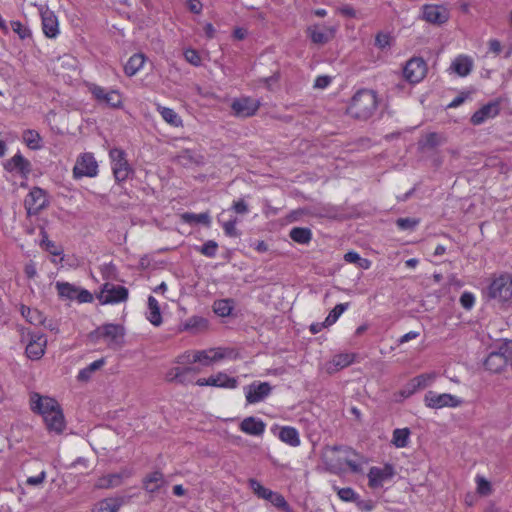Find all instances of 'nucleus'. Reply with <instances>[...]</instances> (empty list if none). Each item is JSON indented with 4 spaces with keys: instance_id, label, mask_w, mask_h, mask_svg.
I'll use <instances>...</instances> for the list:
<instances>
[{
    "instance_id": "16",
    "label": "nucleus",
    "mask_w": 512,
    "mask_h": 512,
    "mask_svg": "<svg viewBox=\"0 0 512 512\" xmlns=\"http://www.w3.org/2000/svg\"><path fill=\"white\" fill-rule=\"evenodd\" d=\"M60 407L58 402L50 397H42L38 393H34L31 396V409L34 412H38L42 415V417L48 415L50 412L54 411Z\"/></svg>"
},
{
    "instance_id": "37",
    "label": "nucleus",
    "mask_w": 512,
    "mask_h": 512,
    "mask_svg": "<svg viewBox=\"0 0 512 512\" xmlns=\"http://www.w3.org/2000/svg\"><path fill=\"white\" fill-rule=\"evenodd\" d=\"M290 238L299 244H308L312 239V232L306 227H294L289 233Z\"/></svg>"
},
{
    "instance_id": "6",
    "label": "nucleus",
    "mask_w": 512,
    "mask_h": 512,
    "mask_svg": "<svg viewBox=\"0 0 512 512\" xmlns=\"http://www.w3.org/2000/svg\"><path fill=\"white\" fill-rule=\"evenodd\" d=\"M489 295L502 302L512 299V276L503 274L494 279L489 287Z\"/></svg>"
},
{
    "instance_id": "47",
    "label": "nucleus",
    "mask_w": 512,
    "mask_h": 512,
    "mask_svg": "<svg viewBox=\"0 0 512 512\" xmlns=\"http://www.w3.org/2000/svg\"><path fill=\"white\" fill-rule=\"evenodd\" d=\"M10 25L13 32H15L21 40L28 39L32 36L31 30L20 21H11Z\"/></svg>"
},
{
    "instance_id": "54",
    "label": "nucleus",
    "mask_w": 512,
    "mask_h": 512,
    "mask_svg": "<svg viewBox=\"0 0 512 512\" xmlns=\"http://www.w3.org/2000/svg\"><path fill=\"white\" fill-rule=\"evenodd\" d=\"M218 244L214 240H209L203 244L200 252L207 257H214L216 255Z\"/></svg>"
},
{
    "instance_id": "10",
    "label": "nucleus",
    "mask_w": 512,
    "mask_h": 512,
    "mask_svg": "<svg viewBox=\"0 0 512 512\" xmlns=\"http://www.w3.org/2000/svg\"><path fill=\"white\" fill-rule=\"evenodd\" d=\"M98 173V164L90 153L81 155L73 168V175L76 179L82 177H95Z\"/></svg>"
},
{
    "instance_id": "25",
    "label": "nucleus",
    "mask_w": 512,
    "mask_h": 512,
    "mask_svg": "<svg viewBox=\"0 0 512 512\" xmlns=\"http://www.w3.org/2000/svg\"><path fill=\"white\" fill-rule=\"evenodd\" d=\"M509 364L510 362L496 351L491 352L484 362L485 368L492 373H501Z\"/></svg>"
},
{
    "instance_id": "63",
    "label": "nucleus",
    "mask_w": 512,
    "mask_h": 512,
    "mask_svg": "<svg viewBox=\"0 0 512 512\" xmlns=\"http://www.w3.org/2000/svg\"><path fill=\"white\" fill-rule=\"evenodd\" d=\"M194 351H187L176 358V363L181 365L193 364L197 361L193 360Z\"/></svg>"
},
{
    "instance_id": "15",
    "label": "nucleus",
    "mask_w": 512,
    "mask_h": 512,
    "mask_svg": "<svg viewBox=\"0 0 512 512\" xmlns=\"http://www.w3.org/2000/svg\"><path fill=\"white\" fill-rule=\"evenodd\" d=\"M39 12L42 20V30L46 37L56 38L59 34L57 16L47 6H40Z\"/></svg>"
},
{
    "instance_id": "8",
    "label": "nucleus",
    "mask_w": 512,
    "mask_h": 512,
    "mask_svg": "<svg viewBox=\"0 0 512 512\" xmlns=\"http://www.w3.org/2000/svg\"><path fill=\"white\" fill-rule=\"evenodd\" d=\"M48 204L45 191L39 187H34L24 200V206L29 216L39 214Z\"/></svg>"
},
{
    "instance_id": "21",
    "label": "nucleus",
    "mask_w": 512,
    "mask_h": 512,
    "mask_svg": "<svg viewBox=\"0 0 512 512\" xmlns=\"http://www.w3.org/2000/svg\"><path fill=\"white\" fill-rule=\"evenodd\" d=\"M271 386L267 382L251 384L246 392V400L248 403H258L267 397L271 392Z\"/></svg>"
},
{
    "instance_id": "45",
    "label": "nucleus",
    "mask_w": 512,
    "mask_h": 512,
    "mask_svg": "<svg viewBox=\"0 0 512 512\" xmlns=\"http://www.w3.org/2000/svg\"><path fill=\"white\" fill-rule=\"evenodd\" d=\"M446 141L445 137L442 134L431 132L428 133L423 140L421 141V145L424 148H435L441 144H443Z\"/></svg>"
},
{
    "instance_id": "56",
    "label": "nucleus",
    "mask_w": 512,
    "mask_h": 512,
    "mask_svg": "<svg viewBox=\"0 0 512 512\" xmlns=\"http://www.w3.org/2000/svg\"><path fill=\"white\" fill-rule=\"evenodd\" d=\"M184 57L187 62L194 66H199L201 64V57L198 54V52L194 49L185 50Z\"/></svg>"
},
{
    "instance_id": "7",
    "label": "nucleus",
    "mask_w": 512,
    "mask_h": 512,
    "mask_svg": "<svg viewBox=\"0 0 512 512\" xmlns=\"http://www.w3.org/2000/svg\"><path fill=\"white\" fill-rule=\"evenodd\" d=\"M462 400L452 394H438L434 391H428L424 396V403L431 409H441L445 407L455 408L462 404Z\"/></svg>"
},
{
    "instance_id": "20",
    "label": "nucleus",
    "mask_w": 512,
    "mask_h": 512,
    "mask_svg": "<svg viewBox=\"0 0 512 512\" xmlns=\"http://www.w3.org/2000/svg\"><path fill=\"white\" fill-rule=\"evenodd\" d=\"M4 167L7 171L18 172L24 178H27L32 170L31 163L20 153L15 154L10 160H8Z\"/></svg>"
},
{
    "instance_id": "48",
    "label": "nucleus",
    "mask_w": 512,
    "mask_h": 512,
    "mask_svg": "<svg viewBox=\"0 0 512 512\" xmlns=\"http://www.w3.org/2000/svg\"><path fill=\"white\" fill-rule=\"evenodd\" d=\"M214 312L219 316H228L232 311V306L229 300H219L214 303Z\"/></svg>"
},
{
    "instance_id": "59",
    "label": "nucleus",
    "mask_w": 512,
    "mask_h": 512,
    "mask_svg": "<svg viewBox=\"0 0 512 512\" xmlns=\"http://www.w3.org/2000/svg\"><path fill=\"white\" fill-rule=\"evenodd\" d=\"M249 487L259 498H261L268 488L261 485V483L255 479H249Z\"/></svg>"
},
{
    "instance_id": "28",
    "label": "nucleus",
    "mask_w": 512,
    "mask_h": 512,
    "mask_svg": "<svg viewBox=\"0 0 512 512\" xmlns=\"http://www.w3.org/2000/svg\"><path fill=\"white\" fill-rule=\"evenodd\" d=\"M436 373H426L414 377L408 384V394H412L419 389L430 386L436 379Z\"/></svg>"
},
{
    "instance_id": "57",
    "label": "nucleus",
    "mask_w": 512,
    "mask_h": 512,
    "mask_svg": "<svg viewBox=\"0 0 512 512\" xmlns=\"http://www.w3.org/2000/svg\"><path fill=\"white\" fill-rule=\"evenodd\" d=\"M475 303V297L470 292H464L460 297V304L466 310H470Z\"/></svg>"
},
{
    "instance_id": "29",
    "label": "nucleus",
    "mask_w": 512,
    "mask_h": 512,
    "mask_svg": "<svg viewBox=\"0 0 512 512\" xmlns=\"http://www.w3.org/2000/svg\"><path fill=\"white\" fill-rule=\"evenodd\" d=\"M123 502L121 497L105 498L95 505L92 512H118Z\"/></svg>"
},
{
    "instance_id": "55",
    "label": "nucleus",
    "mask_w": 512,
    "mask_h": 512,
    "mask_svg": "<svg viewBox=\"0 0 512 512\" xmlns=\"http://www.w3.org/2000/svg\"><path fill=\"white\" fill-rule=\"evenodd\" d=\"M496 352L500 355H503L506 358V360H508L511 363V361H512V340L504 341L499 346V349Z\"/></svg>"
},
{
    "instance_id": "36",
    "label": "nucleus",
    "mask_w": 512,
    "mask_h": 512,
    "mask_svg": "<svg viewBox=\"0 0 512 512\" xmlns=\"http://www.w3.org/2000/svg\"><path fill=\"white\" fill-rule=\"evenodd\" d=\"M20 311L22 316L33 325H42L45 322L43 313L37 309H31L22 305Z\"/></svg>"
},
{
    "instance_id": "51",
    "label": "nucleus",
    "mask_w": 512,
    "mask_h": 512,
    "mask_svg": "<svg viewBox=\"0 0 512 512\" xmlns=\"http://www.w3.org/2000/svg\"><path fill=\"white\" fill-rule=\"evenodd\" d=\"M57 63L65 70H73L77 66V60L69 54L59 57Z\"/></svg>"
},
{
    "instance_id": "42",
    "label": "nucleus",
    "mask_w": 512,
    "mask_h": 512,
    "mask_svg": "<svg viewBox=\"0 0 512 512\" xmlns=\"http://www.w3.org/2000/svg\"><path fill=\"white\" fill-rule=\"evenodd\" d=\"M410 431L408 428L395 429L392 436V444L397 448H404L408 445Z\"/></svg>"
},
{
    "instance_id": "22",
    "label": "nucleus",
    "mask_w": 512,
    "mask_h": 512,
    "mask_svg": "<svg viewBox=\"0 0 512 512\" xmlns=\"http://www.w3.org/2000/svg\"><path fill=\"white\" fill-rule=\"evenodd\" d=\"M129 476H130V473L127 470H123L119 473L108 474V475L100 477L97 480L95 487L98 489L115 488V487L120 486L122 484L123 480L125 478H128Z\"/></svg>"
},
{
    "instance_id": "18",
    "label": "nucleus",
    "mask_w": 512,
    "mask_h": 512,
    "mask_svg": "<svg viewBox=\"0 0 512 512\" xmlns=\"http://www.w3.org/2000/svg\"><path fill=\"white\" fill-rule=\"evenodd\" d=\"M167 484V480L160 471L151 472L143 479V489L149 494L160 492Z\"/></svg>"
},
{
    "instance_id": "13",
    "label": "nucleus",
    "mask_w": 512,
    "mask_h": 512,
    "mask_svg": "<svg viewBox=\"0 0 512 512\" xmlns=\"http://www.w3.org/2000/svg\"><path fill=\"white\" fill-rule=\"evenodd\" d=\"M427 65L422 58L410 59L403 70V75L410 83L420 82L426 75Z\"/></svg>"
},
{
    "instance_id": "34",
    "label": "nucleus",
    "mask_w": 512,
    "mask_h": 512,
    "mask_svg": "<svg viewBox=\"0 0 512 512\" xmlns=\"http://www.w3.org/2000/svg\"><path fill=\"white\" fill-rule=\"evenodd\" d=\"M279 438L284 443L297 447L300 445V437L298 431L294 427L285 426L282 427L279 432Z\"/></svg>"
},
{
    "instance_id": "4",
    "label": "nucleus",
    "mask_w": 512,
    "mask_h": 512,
    "mask_svg": "<svg viewBox=\"0 0 512 512\" xmlns=\"http://www.w3.org/2000/svg\"><path fill=\"white\" fill-rule=\"evenodd\" d=\"M113 175L117 182H123L133 173V169L126 159V153L120 148H113L109 152Z\"/></svg>"
},
{
    "instance_id": "58",
    "label": "nucleus",
    "mask_w": 512,
    "mask_h": 512,
    "mask_svg": "<svg viewBox=\"0 0 512 512\" xmlns=\"http://www.w3.org/2000/svg\"><path fill=\"white\" fill-rule=\"evenodd\" d=\"M236 223H237L236 218L223 223L222 227H223L226 235H228L230 237H236L239 235V233L236 229Z\"/></svg>"
},
{
    "instance_id": "31",
    "label": "nucleus",
    "mask_w": 512,
    "mask_h": 512,
    "mask_svg": "<svg viewBox=\"0 0 512 512\" xmlns=\"http://www.w3.org/2000/svg\"><path fill=\"white\" fill-rule=\"evenodd\" d=\"M473 67V61L468 56L460 55L451 64V69L461 77L467 76Z\"/></svg>"
},
{
    "instance_id": "40",
    "label": "nucleus",
    "mask_w": 512,
    "mask_h": 512,
    "mask_svg": "<svg viewBox=\"0 0 512 512\" xmlns=\"http://www.w3.org/2000/svg\"><path fill=\"white\" fill-rule=\"evenodd\" d=\"M56 289H57L58 295L61 298H66L69 300L76 299L78 287H76L68 282H57Z\"/></svg>"
},
{
    "instance_id": "43",
    "label": "nucleus",
    "mask_w": 512,
    "mask_h": 512,
    "mask_svg": "<svg viewBox=\"0 0 512 512\" xmlns=\"http://www.w3.org/2000/svg\"><path fill=\"white\" fill-rule=\"evenodd\" d=\"M104 364H105V360L103 358L92 362L87 367H85L84 369L79 371L78 376H77L78 380H80V381L89 380L92 373L99 370Z\"/></svg>"
},
{
    "instance_id": "64",
    "label": "nucleus",
    "mask_w": 512,
    "mask_h": 512,
    "mask_svg": "<svg viewBox=\"0 0 512 512\" xmlns=\"http://www.w3.org/2000/svg\"><path fill=\"white\" fill-rule=\"evenodd\" d=\"M232 209L237 213V214H246L248 212V205L246 204V202L244 200H238V201H235L232 205Z\"/></svg>"
},
{
    "instance_id": "41",
    "label": "nucleus",
    "mask_w": 512,
    "mask_h": 512,
    "mask_svg": "<svg viewBox=\"0 0 512 512\" xmlns=\"http://www.w3.org/2000/svg\"><path fill=\"white\" fill-rule=\"evenodd\" d=\"M23 140L30 149L38 150L42 148V138L35 130L24 131Z\"/></svg>"
},
{
    "instance_id": "1",
    "label": "nucleus",
    "mask_w": 512,
    "mask_h": 512,
    "mask_svg": "<svg viewBox=\"0 0 512 512\" xmlns=\"http://www.w3.org/2000/svg\"><path fill=\"white\" fill-rule=\"evenodd\" d=\"M323 460L328 470L338 474L342 471V461L353 473H362L367 459L348 446H327L323 452Z\"/></svg>"
},
{
    "instance_id": "62",
    "label": "nucleus",
    "mask_w": 512,
    "mask_h": 512,
    "mask_svg": "<svg viewBox=\"0 0 512 512\" xmlns=\"http://www.w3.org/2000/svg\"><path fill=\"white\" fill-rule=\"evenodd\" d=\"M76 300L79 303H90L93 301V295L86 289L78 288Z\"/></svg>"
},
{
    "instance_id": "32",
    "label": "nucleus",
    "mask_w": 512,
    "mask_h": 512,
    "mask_svg": "<svg viewBox=\"0 0 512 512\" xmlns=\"http://www.w3.org/2000/svg\"><path fill=\"white\" fill-rule=\"evenodd\" d=\"M210 386L221 388H236L238 381L234 377H229L224 372H218L216 375L209 377Z\"/></svg>"
},
{
    "instance_id": "27",
    "label": "nucleus",
    "mask_w": 512,
    "mask_h": 512,
    "mask_svg": "<svg viewBox=\"0 0 512 512\" xmlns=\"http://www.w3.org/2000/svg\"><path fill=\"white\" fill-rule=\"evenodd\" d=\"M355 355L351 353H340L335 355L330 362L327 363V372L335 373L354 362Z\"/></svg>"
},
{
    "instance_id": "12",
    "label": "nucleus",
    "mask_w": 512,
    "mask_h": 512,
    "mask_svg": "<svg viewBox=\"0 0 512 512\" xmlns=\"http://www.w3.org/2000/svg\"><path fill=\"white\" fill-rule=\"evenodd\" d=\"M449 10L443 5L425 4L422 6V19L428 23L441 25L448 21Z\"/></svg>"
},
{
    "instance_id": "53",
    "label": "nucleus",
    "mask_w": 512,
    "mask_h": 512,
    "mask_svg": "<svg viewBox=\"0 0 512 512\" xmlns=\"http://www.w3.org/2000/svg\"><path fill=\"white\" fill-rule=\"evenodd\" d=\"M419 224V220L415 218H399L396 225L401 230H413Z\"/></svg>"
},
{
    "instance_id": "61",
    "label": "nucleus",
    "mask_w": 512,
    "mask_h": 512,
    "mask_svg": "<svg viewBox=\"0 0 512 512\" xmlns=\"http://www.w3.org/2000/svg\"><path fill=\"white\" fill-rule=\"evenodd\" d=\"M391 37L389 34L378 33L375 38V45L381 49H384L390 45Z\"/></svg>"
},
{
    "instance_id": "9",
    "label": "nucleus",
    "mask_w": 512,
    "mask_h": 512,
    "mask_svg": "<svg viewBox=\"0 0 512 512\" xmlns=\"http://www.w3.org/2000/svg\"><path fill=\"white\" fill-rule=\"evenodd\" d=\"M89 91L101 104H106L112 108H119L122 105V96L117 90H106L99 85L91 84Z\"/></svg>"
},
{
    "instance_id": "2",
    "label": "nucleus",
    "mask_w": 512,
    "mask_h": 512,
    "mask_svg": "<svg viewBox=\"0 0 512 512\" xmlns=\"http://www.w3.org/2000/svg\"><path fill=\"white\" fill-rule=\"evenodd\" d=\"M377 107L378 98L375 91L361 89L352 97L350 104L346 108V113L352 118L367 120L375 113Z\"/></svg>"
},
{
    "instance_id": "49",
    "label": "nucleus",
    "mask_w": 512,
    "mask_h": 512,
    "mask_svg": "<svg viewBox=\"0 0 512 512\" xmlns=\"http://www.w3.org/2000/svg\"><path fill=\"white\" fill-rule=\"evenodd\" d=\"M334 490L337 491L339 498L345 502H354L358 497L356 492L350 487L338 488L334 486Z\"/></svg>"
},
{
    "instance_id": "46",
    "label": "nucleus",
    "mask_w": 512,
    "mask_h": 512,
    "mask_svg": "<svg viewBox=\"0 0 512 512\" xmlns=\"http://www.w3.org/2000/svg\"><path fill=\"white\" fill-rule=\"evenodd\" d=\"M349 303H341L337 304L328 314V316L325 319L326 325H332L334 324L338 318L344 313V311L348 308Z\"/></svg>"
},
{
    "instance_id": "19",
    "label": "nucleus",
    "mask_w": 512,
    "mask_h": 512,
    "mask_svg": "<svg viewBox=\"0 0 512 512\" xmlns=\"http://www.w3.org/2000/svg\"><path fill=\"white\" fill-rule=\"evenodd\" d=\"M226 357V353L221 348L194 351L193 360L199 361L204 366L218 362Z\"/></svg>"
},
{
    "instance_id": "52",
    "label": "nucleus",
    "mask_w": 512,
    "mask_h": 512,
    "mask_svg": "<svg viewBox=\"0 0 512 512\" xmlns=\"http://www.w3.org/2000/svg\"><path fill=\"white\" fill-rule=\"evenodd\" d=\"M166 380L169 382H178L186 384V379L183 378L181 367H173L166 373Z\"/></svg>"
},
{
    "instance_id": "38",
    "label": "nucleus",
    "mask_w": 512,
    "mask_h": 512,
    "mask_svg": "<svg viewBox=\"0 0 512 512\" xmlns=\"http://www.w3.org/2000/svg\"><path fill=\"white\" fill-rule=\"evenodd\" d=\"M181 219L183 222L190 224V225L201 223L205 226H209L211 223V217L208 212H204V213H200V214L186 212L181 215Z\"/></svg>"
},
{
    "instance_id": "33",
    "label": "nucleus",
    "mask_w": 512,
    "mask_h": 512,
    "mask_svg": "<svg viewBox=\"0 0 512 512\" xmlns=\"http://www.w3.org/2000/svg\"><path fill=\"white\" fill-rule=\"evenodd\" d=\"M145 63V56L142 53L132 55L124 66V71L127 76H134Z\"/></svg>"
},
{
    "instance_id": "50",
    "label": "nucleus",
    "mask_w": 512,
    "mask_h": 512,
    "mask_svg": "<svg viewBox=\"0 0 512 512\" xmlns=\"http://www.w3.org/2000/svg\"><path fill=\"white\" fill-rule=\"evenodd\" d=\"M270 502L277 508L282 509L284 512H294L287 501L285 500L284 496L281 495L278 492H274L273 496L270 499Z\"/></svg>"
},
{
    "instance_id": "35",
    "label": "nucleus",
    "mask_w": 512,
    "mask_h": 512,
    "mask_svg": "<svg viewBox=\"0 0 512 512\" xmlns=\"http://www.w3.org/2000/svg\"><path fill=\"white\" fill-rule=\"evenodd\" d=\"M148 320L154 326H159L162 323L160 307L158 301L153 297H148Z\"/></svg>"
},
{
    "instance_id": "5",
    "label": "nucleus",
    "mask_w": 512,
    "mask_h": 512,
    "mask_svg": "<svg viewBox=\"0 0 512 512\" xmlns=\"http://www.w3.org/2000/svg\"><path fill=\"white\" fill-rule=\"evenodd\" d=\"M128 295L129 292L126 287L106 282L96 295V298L102 305L117 304L125 302L128 299Z\"/></svg>"
},
{
    "instance_id": "23",
    "label": "nucleus",
    "mask_w": 512,
    "mask_h": 512,
    "mask_svg": "<svg viewBox=\"0 0 512 512\" xmlns=\"http://www.w3.org/2000/svg\"><path fill=\"white\" fill-rule=\"evenodd\" d=\"M499 114V105L497 103H489L477 110L471 117L473 125H480L487 119L494 118Z\"/></svg>"
},
{
    "instance_id": "14",
    "label": "nucleus",
    "mask_w": 512,
    "mask_h": 512,
    "mask_svg": "<svg viewBox=\"0 0 512 512\" xmlns=\"http://www.w3.org/2000/svg\"><path fill=\"white\" fill-rule=\"evenodd\" d=\"M395 474L394 467L391 464H385L383 467L373 466L368 473V485L375 489L383 486V483L392 479Z\"/></svg>"
},
{
    "instance_id": "24",
    "label": "nucleus",
    "mask_w": 512,
    "mask_h": 512,
    "mask_svg": "<svg viewBox=\"0 0 512 512\" xmlns=\"http://www.w3.org/2000/svg\"><path fill=\"white\" fill-rule=\"evenodd\" d=\"M266 424L255 417H247L240 423V429L246 434L261 436L265 431Z\"/></svg>"
},
{
    "instance_id": "26",
    "label": "nucleus",
    "mask_w": 512,
    "mask_h": 512,
    "mask_svg": "<svg viewBox=\"0 0 512 512\" xmlns=\"http://www.w3.org/2000/svg\"><path fill=\"white\" fill-rule=\"evenodd\" d=\"M49 431L61 433L64 429L65 422L61 407H58L48 415L43 417Z\"/></svg>"
},
{
    "instance_id": "11",
    "label": "nucleus",
    "mask_w": 512,
    "mask_h": 512,
    "mask_svg": "<svg viewBox=\"0 0 512 512\" xmlns=\"http://www.w3.org/2000/svg\"><path fill=\"white\" fill-rule=\"evenodd\" d=\"M260 101L251 97L236 98L231 103L233 114L237 117L247 118L256 114Z\"/></svg>"
},
{
    "instance_id": "3",
    "label": "nucleus",
    "mask_w": 512,
    "mask_h": 512,
    "mask_svg": "<svg viewBox=\"0 0 512 512\" xmlns=\"http://www.w3.org/2000/svg\"><path fill=\"white\" fill-rule=\"evenodd\" d=\"M125 328L120 324L107 323L97 327L89 334L93 341L103 339L111 349H118L124 344Z\"/></svg>"
},
{
    "instance_id": "44",
    "label": "nucleus",
    "mask_w": 512,
    "mask_h": 512,
    "mask_svg": "<svg viewBox=\"0 0 512 512\" xmlns=\"http://www.w3.org/2000/svg\"><path fill=\"white\" fill-rule=\"evenodd\" d=\"M308 31L311 40L316 44H325L333 37V30L331 29H329L328 32H325L314 27L309 28Z\"/></svg>"
},
{
    "instance_id": "17",
    "label": "nucleus",
    "mask_w": 512,
    "mask_h": 512,
    "mask_svg": "<svg viewBox=\"0 0 512 512\" xmlns=\"http://www.w3.org/2000/svg\"><path fill=\"white\" fill-rule=\"evenodd\" d=\"M47 339L42 334L32 335L26 346V355L31 360H39L45 353Z\"/></svg>"
},
{
    "instance_id": "60",
    "label": "nucleus",
    "mask_w": 512,
    "mask_h": 512,
    "mask_svg": "<svg viewBox=\"0 0 512 512\" xmlns=\"http://www.w3.org/2000/svg\"><path fill=\"white\" fill-rule=\"evenodd\" d=\"M45 479H46V471L42 470L38 475L28 477L26 479V484L28 486H40L43 484Z\"/></svg>"
},
{
    "instance_id": "39",
    "label": "nucleus",
    "mask_w": 512,
    "mask_h": 512,
    "mask_svg": "<svg viewBox=\"0 0 512 512\" xmlns=\"http://www.w3.org/2000/svg\"><path fill=\"white\" fill-rule=\"evenodd\" d=\"M157 111L161 114L162 118L170 125L179 127L182 125V120L178 114L171 108L158 105Z\"/></svg>"
},
{
    "instance_id": "30",
    "label": "nucleus",
    "mask_w": 512,
    "mask_h": 512,
    "mask_svg": "<svg viewBox=\"0 0 512 512\" xmlns=\"http://www.w3.org/2000/svg\"><path fill=\"white\" fill-rule=\"evenodd\" d=\"M177 161L183 166H192V165H203L204 164V157L193 151V150H183L177 155Z\"/></svg>"
}]
</instances>
